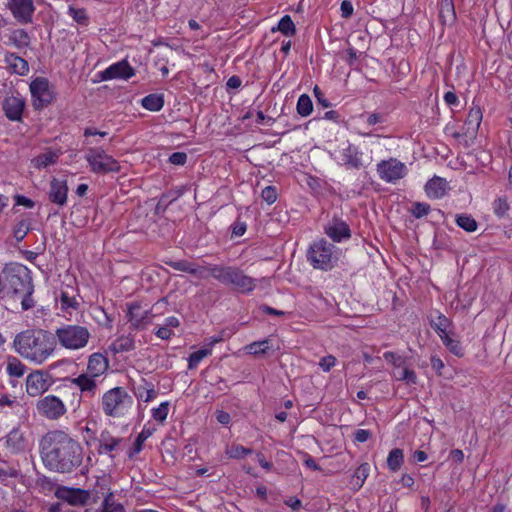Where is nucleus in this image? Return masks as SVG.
<instances>
[{"label":"nucleus","mask_w":512,"mask_h":512,"mask_svg":"<svg viewBox=\"0 0 512 512\" xmlns=\"http://www.w3.org/2000/svg\"><path fill=\"white\" fill-rule=\"evenodd\" d=\"M44 466L57 473H72L83 462V449L78 441L62 430L46 433L40 442Z\"/></svg>","instance_id":"f257e3e1"},{"label":"nucleus","mask_w":512,"mask_h":512,"mask_svg":"<svg viewBox=\"0 0 512 512\" xmlns=\"http://www.w3.org/2000/svg\"><path fill=\"white\" fill-rule=\"evenodd\" d=\"M13 347L22 358L41 365L54 354L57 342L47 330L28 329L15 336Z\"/></svg>","instance_id":"f03ea898"},{"label":"nucleus","mask_w":512,"mask_h":512,"mask_svg":"<svg viewBox=\"0 0 512 512\" xmlns=\"http://www.w3.org/2000/svg\"><path fill=\"white\" fill-rule=\"evenodd\" d=\"M5 286L14 297L20 299L21 308L27 311L35 306L33 299L34 285L30 270L19 263H11L4 267Z\"/></svg>","instance_id":"7ed1b4c3"},{"label":"nucleus","mask_w":512,"mask_h":512,"mask_svg":"<svg viewBox=\"0 0 512 512\" xmlns=\"http://www.w3.org/2000/svg\"><path fill=\"white\" fill-rule=\"evenodd\" d=\"M208 274L225 286H231L241 293H250L256 287V280L236 266L208 265Z\"/></svg>","instance_id":"20e7f679"},{"label":"nucleus","mask_w":512,"mask_h":512,"mask_svg":"<svg viewBox=\"0 0 512 512\" xmlns=\"http://www.w3.org/2000/svg\"><path fill=\"white\" fill-rule=\"evenodd\" d=\"M54 337L65 349L79 350L87 346L91 333L85 326L64 324L56 329Z\"/></svg>","instance_id":"39448f33"},{"label":"nucleus","mask_w":512,"mask_h":512,"mask_svg":"<svg viewBox=\"0 0 512 512\" xmlns=\"http://www.w3.org/2000/svg\"><path fill=\"white\" fill-rule=\"evenodd\" d=\"M102 410L108 417L119 418L133 405L132 397L122 387H114L102 396Z\"/></svg>","instance_id":"423d86ee"},{"label":"nucleus","mask_w":512,"mask_h":512,"mask_svg":"<svg viewBox=\"0 0 512 512\" xmlns=\"http://www.w3.org/2000/svg\"><path fill=\"white\" fill-rule=\"evenodd\" d=\"M307 259L315 269L331 270L338 261L336 247L325 239L315 241L308 249Z\"/></svg>","instance_id":"0eeeda50"},{"label":"nucleus","mask_w":512,"mask_h":512,"mask_svg":"<svg viewBox=\"0 0 512 512\" xmlns=\"http://www.w3.org/2000/svg\"><path fill=\"white\" fill-rule=\"evenodd\" d=\"M85 159L94 173L107 174L120 171L118 161L101 148H90Z\"/></svg>","instance_id":"6e6552de"},{"label":"nucleus","mask_w":512,"mask_h":512,"mask_svg":"<svg viewBox=\"0 0 512 512\" xmlns=\"http://www.w3.org/2000/svg\"><path fill=\"white\" fill-rule=\"evenodd\" d=\"M30 92L35 109H42L53 101V93L49 87L48 79L37 77L30 83Z\"/></svg>","instance_id":"1a4fd4ad"},{"label":"nucleus","mask_w":512,"mask_h":512,"mask_svg":"<svg viewBox=\"0 0 512 512\" xmlns=\"http://www.w3.org/2000/svg\"><path fill=\"white\" fill-rule=\"evenodd\" d=\"M36 408L42 416L48 419H59L66 413V407L61 399L48 395L38 400Z\"/></svg>","instance_id":"9d476101"},{"label":"nucleus","mask_w":512,"mask_h":512,"mask_svg":"<svg viewBox=\"0 0 512 512\" xmlns=\"http://www.w3.org/2000/svg\"><path fill=\"white\" fill-rule=\"evenodd\" d=\"M380 178L386 182H396L406 174L405 165L397 159L382 160L377 164Z\"/></svg>","instance_id":"9b49d317"},{"label":"nucleus","mask_w":512,"mask_h":512,"mask_svg":"<svg viewBox=\"0 0 512 512\" xmlns=\"http://www.w3.org/2000/svg\"><path fill=\"white\" fill-rule=\"evenodd\" d=\"M6 7L20 24L32 23L35 11L33 0H7Z\"/></svg>","instance_id":"f8f14e48"},{"label":"nucleus","mask_w":512,"mask_h":512,"mask_svg":"<svg viewBox=\"0 0 512 512\" xmlns=\"http://www.w3.org/2000/svg\"><path fill=\"white\" fill-rule=\"evenodd\" d=\"M50 385L49 375L41 370L30 373L26 379V391L32 397L43 394Z\"/></svg>","instance_id":"ddd939ff"},{"label":"nucleus","mask_w":512,"mask_h":512,"mask_svg":"<svg viewBox=\"0 0 512 512\" xmlns=\"http://www.w3.org/2000/svg\"><path fill=\"white\" fill-rule=\"evenodd\" d=\"M55 495L58 499L73 506L85 505L90 498V493L87 490L70 487H59Z\"/></svg>","instance_id":"4468645a"},{"label":"nucleus","mask_w":512,"mask_h":512,"mask_svg":"<svg viewBox=\"0 0 512 512\" xmlns=\"http://www.w3.org/2000/svg\"><path fill=\"white\" fill-rule=\"evenodd\" d=\"M482 121V111L480 107H472L469 110L466 121L463 126V132H454L452 136L455 139H460L462 137H470L474 138L477 134V131L480 127Z\"/></svg>","instance_id":"2eb2a0df"},{"label":"nucleus","mask_w":512,"mask_h":512,"mask_svg":"<svg viewBox=\"0 0 512 512\" xmlns=\"http://www.w3.org/2000/svg\"><path fill=\"white\" fill-rule=\"evenodd\" d=\"M123 439L115 437L109 430H103L98 438L97 452L100 455H108L111 459L115 458V453L120 449Z\"/></svg>","instance_id":"dca6fc26"},{"label":"nucleus","mask_w":512,"mask_h":512,"mask_svg":"<svg viewBox=\"0 0 512 512\" xmlns=\"http://www.w3.org/2000/svg\"><path fill=\"white\" fill-rule=\"evenodd\" d=\"M363 153L359 151L358 147L347 142L346 146L340 151L339 160L347 168L361 169L366 167L362 159Z\"/></svg>","instance_id":"f3484780"},{"label":"nucleus","mask_w":512,"mask_h":512,"mask_svg":"<svg viewBox=\"0 0 512 512\" xmlns=\"http://www.w3.org/2000/svg\"><path fill=\"white\" fill-rule=\"evenodd\" d=\"M134 75L133 68L128 64L126 60L119 61L110 65L104 71L99 73V77L102 81L112 79H129Z\"/></svg>","instance_id":"a211bd4d"},{"label":"nucleus","mask_w":512,"mask_h":512,"mask_svg":"<svg viewBox=\"0 0 512 512\" xmlns=\"http://www.w3.org/2000/svg\"><path fill=\"white\" fill-rule=\"evenodd\" d=\"M324 232L334 242H341L351 237L349 225L340 218H333L324 226Z\"/></svg>","instance_id":"6ab92c4d"},{"label":"nucleus","mask_w":512,"mask_h":512,"mask_svg":"<svg viewBox=\"0 0 512 512\" xmlns=\"http://www.w3.org/2000/svg\"><path fill=\"white\" fill-rule=\"evenodd\" d=\"M128 321L135 329H143L153 320L154 315L149 310H142L137 303L131 304L127 313Z\"/></svg>","instance_id":"aec40b11"},{"label":"nucleus","mask_w":512,"mask_h":512,"mask_svg":"<svg viewBox=\"0 0 512 512\" xmlns=\"http://www.w3.org/2000/svg\"><path fill=\"white\" fill-rule=\"evenodd\" d=\"M5 116L11 121H21L25 108V100L17 96H8L2 102Z\"/></svg>","instance_id":"412c9836"},{"label":"nucleus","mask_w":512,"mask_h":512,"mask_svg":"<svg viewBox=\"0 0 512 512\" xmlns=\"http://www.w3.org/2000/svg\"><path fill=\"white\" fill-rule=\"evenodd\" d=\"M165 264L177 271L189 273L191 275L197 276L200 279L206 278L209 275L208 266L197 265L188 260H168L165 261Z\"/></svg>","instance_id":"4be33fe9"},{"label":"nucleus","mask_w":512,"mask_h":512,"mask_svg":"<svg viewBox=\"0 0 512 512\" xmlns=\"http://www.w3.org/2000/svg\"><path fill=\"white\" fill-rule=\"evenodd\" d=\"M68 186L66 180L53 178L50 181V189L48 192L49 200L59 206L67 203Z\"/></svg>","instance_id":"5701e85b"},{"label":"nucleus","mask_w":512,"mask_h":512,"mask_svg":"<svg viewBox=\"0 0 512 512\" xmlns=\"http://www.w3.org/2000/svg\"><path fill=\"white\" fill-rule=\"evenodd\" d=\"M4 63L12 73L24 76L29 72L28 62L15 53L7 52L4 57Z\"/></svg>","instance_id":"b1692460"},{"label":"nucleus","mask_w":512,"mask_h":512,"mask_svg":"<svg viewBox=\"0 0 512 512\" xmlns=\"http://www.w3.org/2000/svg\"><path fill=\"white\" fill-rule=\"evenodd\" d=\"M108 368V361L101 353H93L87 364V374L92 377L102 375Z\"/></svg>","instance_id":"393cba45"},{"label":"nucleus","mask_w":512,"mask_h":512,"mask_svg":"<svg viewBox=\"0 0 512 512\" xmlns=\"http://www.w3.org/2000/svg\"><path fill=\"white\" fill-rule=\"evenodd\" d=\"M425 192L429 198L440 199L447 192V182L435 176L426 183Z\"/></svg>","instance_id":"a878e982"},{"label":"nucleus","mask_w":512,"mask_h":512,"mask_svg":"<svg viewBox=\"0 0 512 512\" xmlns=\"http://www.w3.org/2000/svg\"><path fill=\"white\" fill-rule=\"evenodd\" d=\"M439 17L443 24H452L456 20L453 0H440Z\"/></svg>","instance_id":"bb28decb"},{"label":"nucleus","mask_w":512,"mask_h":512,"mask_svg":"<svg viewBox=\"0 0 512 512\" xmlns=\"http://www.w3.org/2000/svg\"><path fill=\"white\" fill-rule=\"evenodd\" d=\"M134 348V338L131 336H120L115 339L109 347L114 354L128 352Z\"/></svg>","instance_id":"cd10ccee"},{"label":"nucleus","mask_w":512,"mask_h":512,"mask_svg":"<svg viewBox=\"0 0 512 512\" xmlns=\"http://www.w3.org/2000/svg\"><path fill=\"white\" fill-rule=\"evenodd\" d=\"M431 327L435 330L440 338L449 335V328L452 325L450 319L445 315L438 313L435 319L430 321Z\"/></svg>","instance_id":"c85d7f7f"},{"label":"nucleus","mask_w":512,"mask_h":512,"mask_svg":"<svg viewBox=\"0 0 512 512\" xmlns=\"http://www.w3.org/2000/svg\"><path fill=\"white\" fill-rule=\"evenodd\" d=\"M9 42L16 48L23 49L29 47L31 39L24 29H15L9 36Z\"/></svg>","instance_id":"c756f323"},{"label":"nucleus","mask_w":512,"mask_h":512,"mask_svg":"<svg viewBox=\"0 0 512 512\" xmlns=\"http://www.w3.org/2000/svg\"><path fill=\"white\" fill-rule=\"evenodd\" d=\"M96 377H92L90 374L84 373L76 378H73L71 382L79 387L82 392H94L96 388Z\"/></svg>","instance_id":"7c9ffc66"},{"label":"nucleus","mask_w":512,"mask_h":512,"mask_svg":"<svg viewBox=\"0 0 512 512\" xmlns=\"http://www.w3.org/2000/svg\"><path fill=\"white\" fill-rule=\"evenodd\" d=\"M26 369V366L17 357H8L6 371L9 376L20 378L25 374Z\"/></svg>","instance_id":"2f4dec72"},{"label":"nucleus","mask_w":512,"mask_h":512,"mask_svg":"<svg viewBox=\"0 0 512 512\" xmlns=\"http://www.w3.org/2000/svg\"><path fill=\"white\" fill-rule=\"evenodd\" d=\"M141 104L149 111H159L164 106V98L159 94H149L142 99Z\"/></svg>","instance_id":"473e14b6"},{"label":"nucleus","mask_w":512,"mask_h":512,"mask_svg":"<svg viewBox=\"0 0 512 512\" xmlns=\"http://www.w3.org/2000/svg\"><path fill=\"white\" fill-rule=\"evenodd\" d=\"M59 154L55 151L48 150L45 153L38 155L33 159L34 166L37 168H45L51 164L56 163Z\"/></svg>","instance_id":"72a5a7b5"},{"label":"nucleus","mask_w":512,"mask_h":512,"mask_svg":"<svg viewBox=\"0 0 512 512\" xmlns=\"http://www.w3.org/2000/svg\"><path fill=\"white\" fill-rule=\"evenodd\" d=\"M369 464H361L353 474L352 484L355 489H360L369 475Z\"/></svg>","instance_id":"f704fd0d"},{"label":"nucleus","mask_w":512,"mask_h":512,"mask_svg":"<svg viewBox=\"0 0 512 512\" xmlns=\"http://www.w3.org/2000/svg\"><path fill=\"white\" fill-rule=\"evenodd\" d=\"M404 462L403 451L399 448H394L390 451L387 458V465L391 471H397L400 469Z\"/></svg>","instance_id":"c9c22d12"},{"label":"nucleus","mask_w":512,"mask_h":512,"mask_svg":"<svg viewBox=\"0 0 512 512\" xmlns=\"http://www.w3.org/2000/svg\"><path fill=\"white\" fill-rule=\"evenodd\" d=\"M457 225L466 232H474L478 228L477 221L468 214H459L456 216Z\"/></svg>","instance_id":"e433bc0d"},{"label":"nucleus","mask_w":512,"mask_h":512,"mask_svg":"<svg viewBox=\"0 0 512 512\" xmlns=\"http://www.w3.org/2000/svg\"><path fill=\"white\" fill-rule=\"evenodd\" d=\"M296 109L300 116H309L313 111V103L311 98L307 94L300 95L297 101Z\"/></svg>","instance_id":"4c0bfd02"},{"label":"nucleus","mask_w":512,"mask_h":512,"mask_svg":"<svg viewBox=\"0 0 512 512\" xmlns=\"http://www.w3.org/2000/svg\"><path fill=\"white\" fill-rule=\"evenodd\" d=\"M151 435V432L150 430L148 429H143L139 434L138 436L136 437L134 443H133V447L131 448V450L129 451V454L128 456L131 458L133 457L134 455L140 453V451L142 450L143 448V444L144 442L148 439V437H150Z\"/></svg>","instance_id":"58836bf2"},{"label":"nucleus","mask_w":512,"mask_h":512,"mask_svg":"<svg viewBox=\"0 0 512 512\" xmlns=\"http://www.w3.org/2000/svg\"><path fill=\"white\" fill-rule=\"evenodd\" d=\"M211 354V348H202L198 351L190 354L188 359V369L192 370L197 367V365L207 356Z\"/></svg>","instance_id":"ea45409f"},{"label":"nucleus","mask_w":512,"mask_h":512,"mask_svg":"<svg viewBox=\"0 0 512 512\" xmlns=\"http://www.w3.org/2000/svg\"><path fill=\"white\" fill-rule=\"evenodd\" d=\"M103 512H125V508L121 503H118L114 499L112 492L108 493L103 501Z\"/></svg>","instance_id":"a19ab883"},{"label":"nucleus","mask_w":512,"mask_h":512,"mask_svg":"<svg viewBox=\"0 0 512 512\" xmlns=\"http://www.w3.org/2000/svg\"><path fill=\"white\" fill-rule=\"evenodd\" d=\"M277 29L285 36H293L296 33L295 24L289 15H285L280 19Z\"/></svg>","instance_id":"79ce46f5"},{"label":"nucleus","mask_w":512,"mask_h":512,"mask_svg":"<svg viewBox=\"0 0 512 512\" xmlns=\"http://www.w3.org/2000/svg\"><path fill=\"white\" fill-rule=\"evenodd\" d=\"M441 340L447 349L455 356L462 357L464 355L463 348L457 339H453L448 335L441 338Z\"/></svg>","instance_id":"37998d69"},{"label":"nucleus","mask_w":512,"mask_h":512,"mask_svg":"<svg viewBox=\"0 0 512 512\" xmlns=\"http://www.w3.org/2000/svg\"><path fill=\"white\" fill-rule=\"evenodd\" d=\"M248 353L253 355L265 354L270 349V340L265 339L253 342L246 347Z\"/></svg>","instance_id":"c03bdc74"},{"label":"nucleus","mask_w":512,"mask_h":512,"mask_svg":"<svg viewBox=\"0 0 512 512\" xmlns=\"http://www.w3.org/2000/svg\"><path fill=\"white\" fill-rule=\"evenodd\" d=\"M30 231V221L29 220H21L19 221L14 229H13V236L16 239L17 242H21L27 233Z\"/></svg>","instance_id":"a18cd8bd"},{"label":"nucleus","mask_w":512,"mask_h":512,"mask_svg":"<svg viewBox=\"0 0 512 512\" xmlns=\"http://www.w3.org/2000/svg\"><path fill=\"white\" fill-rule=\"evenodd\" d=\"M251 453V449L246 448L242 445H232L231 447H228L226 450V454L228 455V457L233 459H241L247 455H250Z\"/></svg>","instance_id":"49530a36"},{"label":"nucleus","mask_w":512,"mask_h":512,"mask_svg":"<svg viewBox=\"0 0 512 512\" xmlns=\"http://www.w3.org/2000/svg\"><path fill=\"white\" fill-rule=\"evenodd\" d=\"M68 14L78 24L83 25V26H86L88 24V17L86 15L85 9H83V8H76L74 6H69Z\"/></svg>","instance_id":"de8ad7c7"},{"label":"nucleus","mask_w":512,"mask_h":512,"mask_svg":"<svg viewBox=\"0 0 512 512\" xmlns=\"http://www.w3.org/2000/svg\"><path fill=\"white\" fill-rule=\"evenodd\" d=\"M431 210V207L427 203L414 202L412 203L409 212L417 219L426 216Z\"/></svg>","instance_id":"09e8293b"},{"label":"nucleus","mask_w":512,"mask_h":512,"mask_svg":"<svg viewBox=\"0 0 512 512\" xmlns=\"http://www.w3.org/2000/svg\"><path fill=\"white\" fill-rule=\"evenodd\" d=\"M509 208H510L509 204L505 197H499V198L495 199L493 202L494 214L499 218L504 217L507 214V212L509 211Z\"/></svg>","instance_id":"8fccbe9b"},{"label":"nucleus","mask_w":512,"mask_h":512,"mask_svg":"<svg viewBox=\"0 0 512 512\" xmlns=\"http://www.w3.org/2000/svg\"><path fill=\"white\" fill-rule=\"evenodd\" d=\"M169 404L168 402H163L159 405V407L153 409L152 416L156 421L163 422L168 415Z\"/></svg>","instance_id":"3c124183"},{"label":"nucleus","mask_w":512,"mask_h":512,"mask_svg":"<svg viewBox=\"0 0 512 512\" xmlns=\"http://www.w3.org/2000/svg\"><path fill=\"white\" fill-rule=\"evenodd\" d=\"M397 380L405 381L408 384H415L417 377L413 370H410L408 368L402 369L399 374L396 376Z\"/></svg>","instance_id":"603ef678"},{"label":"nucleus","mask_w":512,"mask_h":512,"mask_svg":"<svg viewBox=\"0 0 512 512\" xmlns=\"http://www.w3.org/2000/svg\"><path fill=\"white\" fill-rule=\"evenodd\" d=\"M262 199L268 204H273L277 200V190L274 186H267L262 190Z\"/></svg>","instance_id":"864d4df0"},{"label":"nucleus","mask_w":512,"mask_h":512,"mask_svg":"<svg viewBox=\"0 0 512 512\" xmlns=\"http://www.w3.org/2000/svg\"><path fill=\"white\" fill-rule=\"evenodd\" d=\"M62 309L73 308L77 309L79 302L75 297H70L66 292H62L60 296Z\"/></svg>","instance_id":"5fc2aeb1"},{"label":"nucleus","mask_w":512,"mask_h":512,"mask_svg":"<svg viewBox=\"0 0 512 512\" xmlns=\"http://www.w3.org/2000/svg\"><path fill=\"white\" fill-rule=\"evenodd\" d=\"M18 405L19 404H18L17 398L15 396H11L8 394H4V395L0 396V407L1 408H3V407L14 408Z\"/></svg>","instance_id":"6e6d98bb"},{"label":"nucleus","mask_w":512,"mask_h":512,"mask_svg":"<svg viewBox=\"0 0 512 512\" xmlns=\"http://www.w3.org/2000/svg\"><path fill=\"white\" fill-rule=\"evenodd\" d=\"M335 364H336V358L332 355L323 357L319 362V366L325 372L330 371L331 368H333L335 366Z\"/></svg>","instance_id":"4d7b16f0"},{"label":"nucleus","mask_w":512,"mask_h":512,"mask_svg":"<svg viewBox=\"0 0 512 512\" xmlns=\"http://www.w3.org/2000/svg\"><path fill=\"white\" fill-rule=\"evenodd\" d=\"M187 161L185 152H174L169 157V162L174 165H184Z\"/></svg>","instance_id":"13d9d810"},{"label":"nucleus","mask_w":512,"mask_h":512,"mask_svg":"<svg viewBox=\"0 0 512 512\" xmlns=\"http://www.w3.org/2000/svg\"><path fill=\"white\" fill-rule=\"evenodd\" d=\"M383 357L386 361L392 363L395 367H401L404 363V360L394 352H385Z\"/></svg>","instance_id":"bf43d9fd"},{"label":"nucleus","mask_w":512,"mask_h":512,"mask_svg":"<svg viewBox=\"0 0 512 512\" xmlns=\"http://www.w3.org/2000/svg\"><path fill=\"white\" fill-rule=\"evenodd\" d=\"M313 92L319 105H321L323 108H328L331 106V103L325 98L324 93L318 86L314 87Z\"/></svg>","instance_id":"052dcab7"},{"label":"nucleus","mask_w":512,"mask_h":512,"mask_svg":"<svg viewBox=\"0 0 512 512\" xmlns=\"http://www.w3.org/2000/svg\"><path fill=\"white\" fill-rule=\"evenodd\" d=\"M18 476V471L9 466L0 465V478L2 480L6 478H16Z\"/></svg>","instance_id":"680f3d73"},{"label":"nucleus","mask_w":512,"mask_h":512,"mask_svg":"<svg viewBox=\"0 0 512 512\" xmlns=\"http://www.w3.org/2000/svg\"><path fill=\"white\" fill-rule=\"evenodd\" d=\"M341 16L343 18H349L353 14V5L349 0H343L340 6Z\"/></svg>","instance_id":"e2e57ef3"},{"label":"nucleus","mask_w":512,"mask_h":512,"mask_svg":"<svg viewBox=\"0 0 512 512\" xmlns=\"http://www.w3.org/2000/svg\"><path fill=\"white\" fill-rule=\"evenodd\" d=\"M358 56H359L358 52L354 48L349 47L346 50V56L344 57V59L346 60V62L349 66L353 67L355 65V62L358 59Z\"/></svg>","instance_id":"0e129e2a"},{"label":"nucleus","mask_w":512,"mask_h":512,"mask_svg":"<svg viewBox=\"0 0 512 512\" xmlns=\"http://www.w3.org/2000/svg\"><path fill=\"white\" fill-rule=\"evenodd\" d=\"M15 203H16V205L25 206L27 208H33L35 205L34 202L30 198H27L26 196H23V195H16Z\"/></svg>","instance_id":"69168bd1"},{"label":"nucleus","mask_w":512,"mask_h":512,"mask_svg":"<svg viewBox=\"0 0 512 512\" xmlns=\"http://www.w3.org/2000/svg\"><path fill=\"white\" fill-rule=\"evenodd\" d=\"M354 436L357 442L364 443L370 438L371 433L365 429H358L356 430Z\"/></svg>","instance_id":"338daca9"},{"label":"nucleus","mask_w":512,"mask_h":512,"mask_svg":"<svg viewBox=\"0 0 512 512\" xmlns=\"http://www.w3.org/2000/svg\"><path fill=\"white\" fill-rule=\"evenodd\" d=\"M384 120V117L380 113H372L367 115L366 122L368 125H376L378 123H382Z\"/></svg>","instance_id":"774afa93"}]
</instances>
